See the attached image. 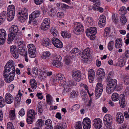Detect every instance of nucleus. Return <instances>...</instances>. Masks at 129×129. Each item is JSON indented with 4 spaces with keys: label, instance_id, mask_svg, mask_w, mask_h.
<instances>
[{
    "label": "nucleus",
    "instance_id": "obj_1",
    "mask_svg": "<svg viewBox=\"0 0 129 129\" xmlns=\"http://www.w3.org/2000/svg\"><path fill=\"white\" fill-rule=\"evenodd\" d=\"M124 95L123 94H121L119 95L117 93H114L112 94L111 96L112 100L114 102L118 101L119 99V104L120 107L122 108L124 107L125 104V100L124 98Z\"/></svg>",
    "mask_w": 129,
    "mask_h": 129
},
{
    "label": "nucleus",
    "instance_id": "obj_2",
    "mask_svg": "<svg viewBox=\"0 0 129 129\" xmlns=\"http://www.w3.org/2000/svg\"><path fill=\"white\" fill-rule=\"evenodd\" d=\"M106 87L107 92L109 94L112 93L115 89L117 83V80L114 79H112L109 81Z\"/></svg>",
    "mask_w": 129,
    "mask_h": 129
},
{
    "label": "nucleus",
    "instance_id": "obj_3",
    "mask_svg": "<svg viewBox=\"0 0 129 129\" xmlns=\"http://www.w3.org/2000/svg\"><path fill=\"white\" fill-rule=\"evenodd\" d=\"M14 63L12 60H9L4 68V72L15 74Z\"/></svg>",
    "mask_w": 129,
    "mask_h": 129
},
{
    "label": "nucleus",
    "instance_id": "obj_4",
    "mask_svg": "<svg viewBox=\"0 0 129 129\" xmlns=\"http://www.w3.org/2000/svg\"><path fill=\"white\" fill-rule=\"evenodd\" d=\"M97 31V28L95 27H92L88 28L86 31V35L88 37H89L91 40L95 39V35Z\"/></svg>",
    "mask_w": 129,
    "mask_h": 129
},
{
    "label": "nucleus",
    "instance_id": "obj_5",
    "mask_svg": "<svg viewBox=\"0 0 129 129\" xmlns=\"http://www.w3.org/2000/svg\"><path fill=\"white\" fill-rule=\"evenodd\" d=\"M103 120L107 129H112L111 122L112 121V118L111 115L108 114H106Z\"/></svg>",
    "mask_w": 129,
    "mask_h": 129
},
{
    "label": "nucleus",
    "instance_id": "obj_6",
    "mask_svg": "<svg viewBox=\"0 0 129 129\" xmlns=\"http://www.w3.org/2000/svg\"><path fill=\"white\" fill-rule=\"evenodd\" d=\"M37 113L33 109L29 110L27 112V121L29 124H31L33 122V119L35 118V115Z\"/></svg>",
    "mask_w": 129,
    "mask_h": 129
},
{
    "label": "nucleus",
    "instance_id": "obj_7",
    "mask_svg": "<svg viewBox=\"0 0 129 129\" xmlns=\"http://www.w3.org/2000/svg\"><path fill=\"white\" fill-rule=\"evenodd\" d=\"M90 49L89 48L85 49L82 53L81 57L83 59L84 62H86L90 58Z\"/></svg>",
    "mask_w": 129,
    "mask_h": 129
},
{
    "label": "nucleus",
    "instance_id": "obj_8",
    "mask_svg": "<svg viewBox=\"0 0 129 129\" xmlns=\"http://www.w3.org/2000/svg\"><path fill=\"white\" fill-rule=\"evenodd\" d=\"M4 74L5 81L6 82L9 83L13 80L15 74L10 73L6 72H4Z\"/></svg>",
    "mask_w": 129,
    "mask_h": 129
},
{
    "label": "nucleus",
    "instance_id": "obj_9",
    "mask_svg": "<svg viewBox=\"0 0 129 129\" xmlns=\"http://www.w3.org/2000/svg\"><path fill=\"white\" fill-rule=\"evenodd\" d=\"M51 41L53 45L57 48H61L63 47L62 43L57 38H53L51 39Z\"/></svg>",
    "mask_w": 129,
    "mask_h": 129
},
{
    "label": "nucleus",
    "instance_id": "obj_10",
    "mask_svg": "<svg viewBox=\"0 0 129 129\" xmlns=\"http://www.w3.org/2000/svg\"><path fill=\"white\" fill-rule=\"evenodd\" d=\"M84 129H90L91 126V120L89 118L86 117L84 119L82 122Z\"/></svg>",
    "mask_w": 129,
    "mask_h": 129
},
{
    "label": "nucleus",
    "instance_id": "obj_11",
    "mask_svg": "<svg viewBox=\"0 0 129 129\" xmlns=\"http://www.w3.org/2000/svg\"><path fill=\"white\" fill-rule=\"evenodd\" d=\"M72 77L74 80L77 82H79L81 80V73L78 71H74L72 73Z\"/></svg>",
    "mask_w": 129,
    "mask_h": 129
},
{
    "label": "nucleus",
    "instance_id": "obj_12",
    "mask_svg": "<svg viewBox=\"0 0 129 129\" xmlns=\"http://www.w3.org/2000/svg\"><path fill=\"white\" fill-rule=\"evenodd\" d=\"M93 126L96 129H99L102 125V120L99 118H97L94 119L93 120Z\"/></svg>",
    "mask_w": 129,
    "mask_h": 129
},
{
    "label": "nucleus",
    "instance_id": "obj_13",
    "mask_svg": "<svg viewBox=\"0 0 129 129\" xmlns=\"http://www.w3.org/2000/svg\"><path fill=\"white\" fill-rule=\"evenodd\" d=\"M10 51L13 56L15 58L18 57L17 49L16 46L13 45L11 47Z\"/></svg>",
    "mask_w": 129,
    "mask_h": 129
},
{
    "label": "nucleus",
    "instance_id": "obj_14",
    "mask_svg": "<svg viewBox=\"0 0 129 129\" xmlns=\"http://www.w3.org/2000/svg\"><path fill=\"white\" fill-rule=\"evenodd\" d=\"M95 72L93 69H90L88 72V77L90 82L92 83L94 80Z\"/></svg>",
    "mask_w": 129,
    "mask_h": 129
},
{
    "label": "nucleus",
    "instance_id": "obj_15",
    "mask_svg": "<svg viewBox=\"0 0 129 129\" xmlns=\"http://www.w3.org/2000/svg\"><path fill=\"white\" fill-rule=\"evenodd\" d=\"M5 98V101L8 104H11L13 101L14 99L13 96L9 93H6Z\"/></svg>",
    "mask_w": 129,
    "mask_h": 129
},
{
    "label": "nucleus",
    "instance_id": "obj_16",
    "mask_svg": "<svg viewBox=\"0 0 129 129\" xmlns=\"http://www.w3.org/2000/svg\"><path fill=\"white\" fill-rule=\"evenodd\" d=\"M73 32L76 35H80L83 31V27L82 25L80 24L76 26L73 30Z\"/></svg>",
    "mask_w": 129,
    "mask_h": 129
},
{
    "label": "nucleus",
    "instance_id": "obj_17",
    "mask_svg": "<svg viewBox=\"0 0 129 129\" xmlns=\"http://www.w3.org/2000/svg\"><path fill=\"white\" fill-rule=\"evenodd\" d=\"M124 120V117L123 114L120 112L117 113L116 115V121L119 123H122Z\"/></svg>",
    "mask_w": 129,
    "mask_h": 129
},
{
    "label": "nucleus",
    "instance_id": "obj_18",
    "mask_svg": "<svg viewBox=\"0 0 129 129\" xmlns=\"http://www.w3.org/2000/svg\"><path fill=\"white\" fill-rule=\"evenodd\" d=\"M106 21L105 16L102 15H101L99 18V25L101 27L104 26Z\"/></svg>",
    "mask_w": 129,
    "mask_h": 129
},
{
    "label": "nucleus",
    "instance_id": "obj_19",
    "mask_svg": "<svg viewBox=\"0 0 129 129\" xmlns=\"http://www.w3.org/2000/svg\"><path fill=\"white\" fill-rule=\"evenodd\" d=\"M15 12L14 11H11L8 10L7 18L8 21H10L13 20Z\"/></svg>",
    "mask_w": 129,
    "mask_h": 129
},
{
    "label": "nucleus",
    "instance_id": "obj_20",
    "mask_svg": "<svg viewBox=\"0 0 129 129\" xmlns=\"http://www.w3.org/2000/svg\"><path fill=\"white\" fill-rule=\"evenodd\" d=\"M122 42L121 39L120 38H117L115 42V47L116 48H121L122 46Z\"/></svg>",
    "mask_w": 129,
    "mask_h": 129
},
{
    "label": "nucleus",
    "instance_id": "obj_21",
    "mask_svg": "<svg viewBox=\"0 0 129 129\" xmlns=\"http://www.w3.org/2000/svg\"><path fill=\"white\" fill-rule=\"evenodd\" d=\"M19 51L20 54L24 56L25 61L27 62H28V59L27 57V52L26 50L24 49L21 48L19 49Z\"/></svg>",
    "mask_w": 129,
    "mask_h": 129
},
{
    "label": "nucleus",
    "instance_id": "obj_22",
    "mask_svg": "<svg viewBox=\"0 0 129 129\" xmlns=\"http://www.w3.org/2000/svg\"><path fill=\"white\" fill-rule=\"evenodd\" d=\"M56 79L57 81L61 85H64L65 83V79L63 78L61 75H57L56 76Z\"/></svg>",
    "mask_w": 129,
    "mask_h": 129
},
{
    "label": "nucleus",
    "instance_id": "obj_23",
    "mask_svg": "<svg viewBox=\"0 0 129 129\" xmlns=\"http://www.w3.org/2000/svg\"><path fill=\"white\" fill-rule=\"evenodd\" d=\"M51 65L56 67H59L62 66V63L60 61L57 60H53L51 62Z\"/></svg>",
    "mask_w": 129,
    "mask_h": 129
},
{
    "label": "nucleus",
    "instance_id": "obj_24",
    "mask_svg": "<svg viewBox=\"0 0 129 129\" xmlns=\"http://www.w3.org/2000/svg\"><path fill=\"white\" fill-rule=\"evenodd\" d=\"M40 14L39 11H36L32 13L29 16V18L30 19H34L35 18L39 16Z\"/></svg>",
    "mask_w": 129,
    "mask_h": 129
},
{
    "label": "nucleus",
    "instance_id": "obj_25",
    "mask_svg": "<svg viewBox=\"0 0 129 129\" xmlns=\"http://www.w3.org/2000/svg\"><path fill=\"white\" fill-rule=\"evenodd\" d=\"M17 35L10 32L9 34L7 40V42L8 43H10L12 41Z\"/></svg>",
    "mask_w": 129,
    "mask_h": 129
},
{
    "label": "nucleus",
    "instance_id": "obj_26",
    "mask_svg": "<svg viewBox=\"0 0 129 129\" xmlns=\"http://www.w3.org/2000/svg\"><path fill=\"white\" fill-rule=\"evenodd\" d=\"M125 58L124 57H121L118 59V65L121 67H122L125 65Z\"/></svg>",
    "mask_w": 129,
    "mask_h": 129
},
{
    "label": "nucleus",
    "instance_id": "obj_27",
    "mask_svg": "<svg viewBox=\"0 0 129 129\" xmlns=\"http://www.w3.org/2000/svg\"><path fill=\"white\" fill-rule=\"evenodd\" d=\"M30 84L31 88L34 89H35L37 87V83L34 79H31L30 81Z\"/></svg>",
    "mask_w": 129,
    "mask_h": 129
},
{
    "label": "nucleus",
    "instance_id": "obj_28",
    "mask_svg": "<svg viewBox=\"0 0 129 129\" xmlns=\"http://www.w3.org/2000/svg\"><path fill=\"white\" fill-rule=\"evenodd\" d=\"M50 43V40L48 38L43 39L42 42V45L45 46H49Z\"/></svg>",
    "mask_w": 129,
    "mask_h": 129
},
{
    "label": "nucleus",
    "instance_id": "obj_29",
    "mask_svg": "<svg viewBox=\"0 0 129 129\" xmlns=\"http://www.w3.org/2000/svg\"><path fill=\"white\" fill-rule=\"evenodd\" d=\"M9 117L11 120H14L16 118L14 110H10L9 113Z\"/></svg>",
    "mask_w": 129,
    "mask_h": 129
},
{
    "label": "nucleus",
    "instance_id": "obj_30",
    "mask_svg": "<svg viewBox=\"0 0 129 129\" xmlns=\"http://www.w3.org/2000/svg\"><path fill=\"white\" fill-rule=\"evenodd\" d=\"M11 32L17 35L18 31V27L15 25H12L10 27Z\"/></svg>",
    "mask_w": 129,
    "mask_h": 129
},
{
    "label": "nucleus",
    "instance_id": "obj_31",
    "mask_svg": "<svg viewBox=\"0 0 129 129\" xmlns=\"http://www.w3.org/2000/svg\"><path fill=\"white\" fill-rule=\"evenodd\" d=\"M100 3L99 2L95 3L92 6H91L89 7V8L90 7L91 8H90L89 9L90 10L93 9L94 11H95L97 10L100 6Z\"/></svg>",
    "mask_w": 129,
    "mask_h": 129
},
{
    "label": "nucleus",
    "instance_id": "obj_32",
    "mask_svg": "<svg viewBox=\"0 0 129 129\" xmlns=\"http://www.w3.org/2000/svg\"><path fill=\"white\" fill-rule=\"evenodd\" d=\"M38 69L36 68H33L32 70L31 75L33 77L37 76L38 74Z\"/></svg>",
    "mask_w": 129,
    "mask_h": 129
},
{
    "label": "nucleus",
    "instance_id": "obj_33",
    "mask_svg": "<svg viewBox=\"0 0 129 129\" xmlns=\"http://www.w3.org/2000/svg\"><path fill=\"white\" fill-rule=\"evenodd\" d=\"M87 24L89 26H91L92 25L93 22V19L91 17H88L85 20Z\"/></svg>",
    "mask_w": 129,
    "mask_h": 129
},
{
    "label": "nucleus",
    "instance_id": "obj_34",
    "mask_svg": "<svg viewBox=\"0 0 129 129\" xmlns=\"http://www.w3.org/2000/svg\"><path fill=\"white\" fill-rule=\"evenodd\" d=\"M7 33L6 31L4 29H0V37L6 39Z\"/></svg>",
    "mask_w": 129,
    "mask_h": 129
},
{
    "label": "nucleus",
    "instance_id": "obj_35",
    "mask_svg": "<svg viewBox=\"0 0 129 129\" xmlns=\"http://www.w3.org/2000/svg\"><path fill=\"white\" fill-rule=\"evenodd\" d=\"M68 55L66 56L64 59L65 63L67 65L69 64L72 63L71 59Z\"/></svg>",
    "mask_w": 129,
    "mask_h": 129
},
{
    "label": "nucleus",
    "instance_id": "obj_36",
    "mask_svg": "<svg viewBox=\"0 0 129 129\" xmlns=\"http://www.w3.org/2000/svg\"><path fill=\"white\" fill-rule=\"evenodd\" d=\"M61 35L64 38H70L71 37V35L69 33H68L67 31H63L61 32Z\"/></svg>",
    "mask_w": 129,
    "mask_h": 129
},
{
    "label": "nucleus",
    "instance_id": "obj_37",
    "mask_svg": "<svg viewBox=\"0 0 129 129\" xmlns=\"http://www.w3.org/2000/svg\"><path fill=\"white\" fill-rule=\"evenodd\" d=\"M103 85L101 83H98L96 85L95 90L103 92Z\"/></svg>",
    "mask_w": 129,
    "mask_h": 129
},
{
    "label": "nucleus",
    "instance_id": "obj_38",
    "mask_svg": "<svg viewBox=\"0 0 129 129\" xmlns=\"http://www.w3.org/2000/svg\"><path fill=\"white\" fill-rule=\"evenodd\" d=\"M50 55V52L49 51H46L43 53V55L41 56V58L43 60L46 59Z\"/></svg>",
    "mask_w": 129,
    "mask_h": 129
},
{
    "label": "nucleus",
    "instance_id": "obj_39",
    "mask_svg": "<svg viewBox=\"0 0 129 129\" xmlns=\"http://www.w3.org/2000/svg\"><path fill=\"white\" fill-rule=\"evenodd\" d=\"M50 25L42 23L41 26V29L43 30L46 31L48 30L49 27Z\"/></svg>",
    "mask_w": 129,
    "mask_h": 129
},
{
    "label": "nucleus",
    "instance_id": "obj_40",
    "mask_svg": "<svg viewBox=\"0 0 129 129\" xmlns=\"http://www.w3.org/2000/svg\"><path fill=\"white\" fill-rule=\"evenodd\" d=\"M51 33L53 36L55 37L57 35L58 32L55 27H53L51 29Z\"/></svg>",
    "mask_w": 129,
    "mask_h": 129
},
{
    "label": "nucleus",
    "instance_id": "obj_41",
    "mask_svg": "<svg viewBox=\"0 0 129 129\" xmlns=\"http://www.w3.org/2000/svg\"><path fill=\"white\" fill-rule=\"evenodd\" d=\"M98 74L100 75L102 77H104L105 75V73L104 72V70L103 69L100 68L97 71Z\"/></svg>",
    "mask_w": 129,
    "mask_h": 129
},
{
    "label": "nucleus",
    "instance_id": "obj_42",
    "mask_svg": "<svg viewBox=\"0 0 129 129\" xmlns=\"http://www.w3.org/2000/svg\"><path fill=\"white\" fill-rule=\"evenodd\" d=\"M27 47L29 52L36 51L35 46L32 44L28 45Z\"/></svg>",
    "mask_w": 129,
    "mask_h": 129
},
{
    "label": "nucleus",
    "instance_id": "obj_43",
    "mask_svg": "<svg viewBox=\"0 0 129 129\" xmlns=\"http://www.w3.org/2000/svg\"><path fill=\"white\" fill-rule=\"evenodd\" d=\"M52 98L51 96L49 94H48L46 95V101L48 104L51 105V101H52Z\"/></svg>",
    "mask_w": 129,
    "mask_h": 129
},
{
    "label": "nucleus",
    "instance_id": "obj_44",
    "mask_svg": "<svg viewBox=\"0 0 129 129\" xmlns=\"http://www.w3.org/2000/svg\"><path fill=\"white\" fill-rule=\"evenodd\" d=\"M27 10L25 8H23L21 12H19L18 13L19 15H22L27 16Z\"/></svg>",
    "mask_w": 129,
    "mask_h": 129
},
{
    "label": "nucleus",
    "instance_id": "obj_45",
    "mask_svg": "<svg viewBox=\"0 0 129 129\" xmlns=\"http://www.w3.org/2000/svg\"><path fill=\"white\" fill-rule=\"evenodd\" d=\"M19 17L20 21L22 22H24L27 18V16L20 14Z\"/></svg>",
    "mask_w": 129,
    "mask_h": 129
},
{
    "label": "nucleus",
    "instance_id": "obj_46",
    "mask_svg": "<svg viewBox=\"0 0 129 129\" xmlns=\"http://www.w3.org/2000/svg\"><path fill=\"white\" fill-rule=\"evenodd\" d=\"M114 43V42L111 41L109 42L108 44V48L110 51H111L113 49Z\"/></svg>",
    "mask_w": 129,
    "mask_h": 129
},
{
    "label": "nucleus",
    "instance_id": "obj_47",
    "mask_svg": "<svg viewBox=\"0 0 129 129\" xmlns=\"http://www.w3.org/2000/svg\"><path fill=\"white\" fill-rule=\"evenodd\" d=\"M123 80L124 83L126 85L129 84V76L124 75L123 78Z\"/></svg>",
    "mask_w": 129,
    "mask_h": 129
},
{
    "label": "nucleus",
    "instance_id": "obj_48",
    "mask_svg": "<svg viewBox=\"0 0 129 129\" xmlns=\"http://www.w3.org/2000/svg\"><path fill=\"white\" fill-rule=\"evenodd\" d=\"M5 105V103L4 98L0 96V107H3Z\"/></svg>",
    "mask_w": 129,
    "mask_h": 129
},
{
    "label": "nucleus",
    "instance_id": "obj_49",
    "mask_svg": "<svg viewBox=\"0 0 129 129\" xmlns=\"http://www.w3.org/2000/svg\"><path fill=\"white\" fill-rule=\"evenodd\" d=\"M120 20L122 23H125L127 21L126 18L124 14H122L120 17Z\"/></svg>",
    "mask_w": 129,
    "mask_h": 129
},
{
    "label": "nucleus",
    "instance_id": "obj_50",
    "mask_svg": "<svg viewBox=\"0 0 129 129\" xmlns=\"http://www.w3.org/2000/svg\"><path fill=\"white\" fill-rule=\"evenodd\" d=\"M75 84L74 82H72L71 80H69L66 83L65 85L70 88L72 87V85H75Z\"/></svg>",
    "mask_w": 129,
    "mask_h": 129
},
{
    "label": "nucleus",
    "instance_id": "obj_51",
    "mask_svg": "<svg viewBox=\"0 0 129 129\" xmlns=\"http://www.w3.org/2000/svg\"><path fill=\"white\" fill-rule=\"evenodd\" d=\"M43 123L42 120L41 119H39L36 122V125L38 127H41L42 126Z\"/></svg>",
    "mask_w": 129,
    "mask_h": 129
},
{
    "label": "nucleus",
    "instance_id": "obj_52",
    "mask_svg": "<svg viewBox=\"0 0 129 129\" xmlns=\"http://www.w3.org/2000/svg\"><path fill=\"white\" fill-rule=\"evenodd\" d=\"M29 55L31 58H34L36 56V50L29 52Z\"/></svg>",
    "mask_w": 129,
    "mask_h": 129
},
{
    "label": "nucleus",
    "instance_id": "obj_53",
    "mask_svg": "<svg viewBox=\"0 0 129 129\" xmlns=\"http://www.w3.org/2000/svg\"><path fill=\"white\" fill-rule=\"evenodd\" d=\"M75 125L76 129H82L81 122L80 121L77 122Z\"/></svg>",
    "mask_w": 129,
    "mask_h": 129
},
{
    "label": "nucleus",
    "instance_id": "obj_54",
    "mask_svg": "<svg viewBox=\"0 0 129 129\" xmlns=\"http://www.w3.org/2000/svg\"><path fill=\"white\" fill-rule=\"evenodd\" d=\"M112 19L113 21L115 23H117L118 21V17L116 15H115L114 14H113L112 15Z\"/></svg>",
    "mask_w": 129,
    "mask_h": 129
},
{
    "label": "nucleus",
    "instance_id": "obj_55",
    "mask_svg": "<svg viewBox=\"0 0 129 129\" xmlns=\"http://www.w3.org/2000/svg\"><path fill=\"white\" fill-rule=\"evenodd\" d=\"M77 96V92L75 91H73L71 93L70 97L71 98H74Z\"/></svg>",
    "mask_w": 129,
    "mask_h": 129
},
{
    "label": "nucleus",
    "instance_id": "obj_56",
    "mask_svg": "<svg viewBox=\"0 0 129 129\" xmlns=\"http://www.w3.org/2000/svg\"><path fill=\"white\" fill-rule=\"evenodd\" d=\"M66 126H63V125L61 124L57 125L55 127V129H63Z\"/></svg>",
    "mask_w": 129,
    "mask_h": 129
},
{
    "label": "nucleus",
    "instance_id": "obj_57",
    "mask_svg": "<svg viewBox=\"0 0 129 129\" xmlns=\"http://www.w3.org/2000/svg\"><path fill=\"white\" fill-rule=\"evenodd\" d=\"M114 76V74L113 73L110 72L108 76L107 79V81H109V80L112 79H111Z\"/></svg>",
    "mask_w": 129,
    "mask_h": 129
},
{
    "label": "nucleus",
    "instance_id": "obj_58",
    "mask_svg": "<svg viewBox=\"0 0 129 129\" xmlns=\"http://www.w3.org/2000/svg\"><path fill=\"white\" fill-rule=\"evenodd\" d=\"M102 92V91L95 90V96L97 99L100 97Z\"/></svg>",
    "mask_w": 129,
    "mask_h": 129
},
{
    "label": "nucleus",
    "instance_id": "obj_59",
    "mask_svg": "<svg viewBox=\"0 0 129 129\" xmlns=\"http://www.w3.org/2000/svg\"><path fill=\"white\" fill-rule=\"evenodd\" d=\"M43 23L48 25H50V20L48 18H46L45 19Z\"/></svg>",
    "mask_w": 129,
    "mask_h": 129
},
{
    "label": "nucleus",
    "instance_id": "obj_60",
    "mask_svg": "<svg viewBox=\"0 0 129 129\" xmlns=\"http://www.w3.org/2000/svg\"><path fill=\"white\" fill-rule=\"evenodd\" d=\"M7 129H15L12 123L10 122H8L7 124Z\"/></svg>",
    "mask_w": 129,
    "mask_h": 129
},
{
    "label": "nucleus",
    "instance_id": "obj_61",
    "mask_svg": "<svg viewBox=\"0 0 129 129\" xmlns=\"http://www.w3.org/2000/svg\"><path fill=\"white\" fill-rule=\"evenodd\" d=\"M45 123L46 126L52 125V121L50 119L46 120L45 121Z\"/></svg>",
    "mask_w": 129,
    "mask_h": 129
},
{
    "label": "nucleus",
    "instance_id": "obj_62",
    "mask_svg": "<svg viewBox=\"0 0 129 129\" xmlns=\"http://www.w3.org/2000/svg\"><path fill=\"white\" fill-rule=\"evenodd\" d=\"M21 99V97L20 96H18V95H17L15 98V102L17 104H19L20 103Z\"/></svg>",
    "mask_w": 129,
    "mask_h": 129
},
{
    "label": "nucleus",
    "instance_id": "obj_63",
    "mask_svg": "<svg viewBox=\"0 0 129 129\" xmlns=\"http://www.w3.org/2000/svg\"><path fill=\"white\" fill-rule=\"evenodd\" d=\"M8 11H14L15 12V7L13 5H9L8 7Z\"/></svg>",
    "mask_w": 129,
    "mask_h": 129
},
{
    "label": "nucleus",
    "instance_id": "obj_64",
    "mask_svg": "<svg viewBox=\"0 0 129 129\" xmlns=\"http://www.w3.org/2000/svg\"><path fill=\"white\" fill-rule=\"evenodd\" d=\"M119 11H121V13L122 14H125L126 13V8L124 7H122L119 10Z\"/></svg>",
    "mask_w": 129,
    "mask_h": 129
}]
</instances>
